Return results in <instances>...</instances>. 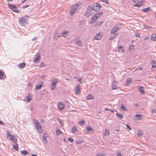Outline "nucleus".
<instances>
[{"label":"nucleus","instance_id":"f257e3e1","mask_svg":"<svg viewBox=\"0 0 156 156\" xmlns=\"http://www.w3.org/2000/svg\"><path fill=\"white\" fill-rule=\"evenodd\" d=\"M29 16H23L19 19V22L21 26H24L28 23Z\"/></svg>","mask_w":156,"mask_h":156},{"label":"nucleus","instance_id":"f03ea898","mask_svg":"<svg viewBox=\"0 0 156 156\" xmlns=\"http://www.w3.org/2000/svg\"><path fill=\"white\" fill-rule=\"evenodd\" d=\"M101 5L97 3H94L92 6V10L95 11H98L100 9Z\"/></svg>","mask_w":156,"mask_h":156},{"label":"nucleus","instance_id":"7ed1b4c3","mask_svg":"<svg viewBox=\"0 0 156 156\" xmlns=\"http://www.w3.org/2000/svg\"><path fill=\"white\" fill-rule=\"evenodd\" d=\"M79 6L77 4H76L72 7L71 10L70 11V15L72 16L76 12L77 9L79 8Z\"/></svg>","mask_w":156,"mask_h":156},{"label":"nucleus","instance_id":"20e7f679","mask_svg":"<svg viewBox=\"0 0 156 156\" xmlns=\"http://www.w3.org/2000/svg\"><path fill=\"white\" fill-rule=\"evenodd\" d=\"M8 6L10 9L12 10L15 12L19 13L20 12L19 10L18 9L17 7H16L15 5L10 4H9Z\"/></svg>","mask_w":156,"mask_h":156},{"label":"nucleus","instance_id":"39448f33","mask_svg":"<svg viewBox=\"0 0 156 156\" xmlns=\"http://www.w3.org/2000/svg\"><path fill=\"white\" fill-rule=\"evenodd\" d=\"M58 82V80L57 78H55L52 81L51 83V89L52 90H54L56 87V84Z\"/></svg>","mask_w":156,"mask_h":156},{"label":"nucleus","instance_id":"423d86ee","mask_svg":"<svg viewBox=\"0 0 156 156\" xmlns=\"http://www.w3.org/2000/svg\"><path fill=\"white\" fill-rule=\"evenodd\" d=\"M103 35V34L101 33H99L96 34L94 37V38L95 40H100L101 39Z\"/></svg>","mask_w":156,"mask_h":156},{"label":"nucleus","instance_id":"0eeeda50","mask_svg":"<svg viewBox=\"0 0 156 156\" xmlns=\"http://www.w3.org/2000/svg\"><path fill=\"white\" fill-rule=\"evenodd\" d=\"M151 64L152 65L151 69L153 71L156 70V62L154 60H152Z\"/></svg>","mask_w":156,"mask_h":156},{"label":"nucleus","instance_id":"6e6552de","mask_svg":"<svg viewBox=\"0 0 156 156\" xmlns=\"http://www.w3.org/2000/svg\"><path fill=\"white\" fill-rule=\"evenodd\" d=\"M119 29V27L117 26H115L114 27L111 32V33L112 34H115Z\"/></svg>","mask_w":156,"mask_h":156},{"label":"nucleus","instance_id":"1a4fd4ad","mask_svg":"<svg viewBox=\"0 0 156 156\" xmlns=\"http://www.w3.org/2000/svg\"><path fill=\"white\" fill-rule=\"evenodd\" d=\"M98 19V18L96 16H95L94 14L93 15L92 18L90 19V23L92 24L94 22L96 21Z\"/></svg>","mask_w":156,"mask_h":156},{"label":"nucleus","instance_id":"9d476101","mask_svg":"<svg viewBox=\"0 0 156 156\" xmlns=\"http://www.w3.org/2000/svg\"><path fill=\"white\" fill-rule=\"evenodd\" d=\"M75 94H78L81 91V89L80 88V86L79 85H78L76 87L75 89Z\"/></svg>","mask_w":156,"mask_h":156},{"label":"nucleus","instance_id":"9b49d317","mask_svg":"<svg viewBox=\"0 0 156 156\" xmlns=\"http://www.w3.org/2000/svg\"><path fill=\"white\" fill-rule=\"evenodd\" d=\"M64 105L61 102H58V108L59 110H62L64 108Z\"/></svg>","mask_w":156,"mask_h":156},{"label":"nucleus","instance_id":"f8f14e48","mask_svg":"<svg viewBox=\"0 0 156 156\" xmlns=\"http://www.w3.org/2000/svg\"><path fill=\"white\" fill-rule=\"evenodd\" d=\"M144 3V1L141 0L140 2H138L136 4L134 5V6L140 7L143 5Z\"/></svg>","mask_w":156,"mask_h":156},{"label":"nucleus","instance_id":"ddd939ff","mask_svg":"<svg viewBox=\"0 0 156 156\" xmlns=\"http://www.w3.org/2000/svg\"><path fill=\"white\" fill-rule=\"evenodd\" d=\"M9 139L15 143L17 142V138L14 136H11V137H10Z\"/></svg>","mask_w":156,"mask_h":156},{"label":"nucleus","instance_id":"4468645a","mask_svg":"<svg viewBox=\"0 0 156 156\" xmlns=\"http://www.w3.org/2000/svg\"><path fill=\"white\" fill-rule=\"evenodd\" d=\"M69 31L66 30L62 32V35L61 36H63L64 37H66L67 35V34L68 33ZM60 37L59 36V37Z\"/></svg>","mask_w":156,"mask_h":156},{"label":"nucleus","instance_id":"2eb2a0df","mask_svg":"<svg viewBox=\"0 0 156 156\" xmlns=\"http://www.w3.org/2000/svg\"><path fill=\"white\" fill-rule=\"evenodd\" d=\"M92 14V12L91 11H88V10H87L85 13V15L86 16V17H88L89 16H90Z\"/></svg>","mask_w":156,"mask_h":156},{"label":"nucleus","instance_id":"dca6fc26","mask_svg":"<svg viewBox=\"0 0 156 156\" xmlns=\"http://www.w3.org/2000/svg\"><path fill=\"white\" fill-rule=\"evenodd\" d=\"M132 80L131 78H129L127 79L126 81V84L127 86L129 85L132 82Z\"/></svg>","mask_w":156,"mask_h":156},{"label":"nucleus","instance_id":"f3484780","mask_svg":"<svg viewBox=\"0 0 156 156\" xmlns=\"http://www.w3.org/2000/svg\"><path fill=\"white\" fill-rule=\"evenodd\" d=\"M136 120H140L142 118V115H136L135 116Z\"/></svg>","mask_w":156,"mask_h":156},{"label":"nucleus","instance_id":"a211bd4d","mask_svg":"<svg viewBox=\"0 0 156 156\" xmlns=\"http://www.w3.org/2000/svg\"><path fill=\"white\" fill-rule=\"evenodd\" d=\"M36 128L39 133H42L43 131V130L42 129L41 125L38 126L36 127Z\"/></svg>","mask_w":156,"mask_h":156},{"label":"nucleus","instance_id":"6ab92c4d","mask_svg":"<svg viewBox=\"0 0 156 156\" xmlns=\"http://www.w3.org/2000/svg\"><path fill=\"white\" fill-rule=\"evenodd\" d=\"M40 58V55H37V56H36L34 59V62H37L39 61Z\"/></svg>","mask_w":156,"mask_h":156},{"label":"nucleus","instance_id":"aec40b11","mask_svg":"<svg viewBox=\"0 0 156 156\" xmlns=\"http://www.w3.org/2000/svg\"><path fill=\"white\" fill-rule=\"evenodd\" d=\"M117 84V83L115 81H114V83L112 84V89H117L118 88L116 87Z\"/></svg>","mask_w":156,"mask_h":156},{"label":"nucleus","instance_id":"412c9836","mask_svg":"<svg viewBox=\"0 0 156 156\" xmlns=\"http://www.w3.org/2000/svg\"><path fill=\"white\" fill-rule=\"evenodd\" d=\"M94 14L95 16H96L98 18L99 17H100L102 16V12H99L96 13Z\"/></svg>","mask_w":156,"mask_h":156},{"label":"nucleus","instance_id":"4be33fe9","mask_svg":"<svg viewBox=\"0 0 156 156\" xmlns=\"http://www.w3.org/2000/svg\"><path fill=\"white\" fill-rule=\"evenodd\" d=\"M151 40L153 41H156V35L155 34H152L151 37Z\"/></svg>","mask_w":156,"mask_h":156},{"label":"nucleus","instance_id":"5701e85b","mask_svg":"<svg viewBox=\"0 0 156 156\" xmlns=\"http://www.w3.org/2000/svg\"><path fill=\"white\" fill-rule=\"evenodd\" d=\"M87 131L90 132V133H92L93 132L94 130L92 129L91 126H89L87 128Z\"/></svg>","mask_w":156,"mask_h":156},{"label":"nucleus","instance_id":"b1692460","mask_svg":"<svg viewBox=\"0 0 156 156\" xmlns=\"http://www.w3.org/2000/svg\"><path fill=\"white\" fill-rule=\"evenodd\" d=\"M25 63L24 62H23V63L20 64L18 65V67L21 69H23L25 66Z\"/></svg>","mask_w":156,"mask_h":156},{"label":"nucleus","instance_id":"393cba45","mask_svg":"<svg viewBox=\"0 0 156 156\" xmlns=\"http://www.w3.org/2000/svg\"><path fill=\"white\" fill-rule=\"evenodd\" d=\"M13 147L16 151H18L19 149L18 144L16 143H15L14 145L13 146Z\"/></svg>","mask_w":156,"mask_h":156},{"label":"nucleus","instance_id":"a878e982","mask_svg":"<svg viewBox=\"0 0 156 156\" xmlns=\"http://www.w3.org/2000/svg\"><path fill=\"white\" fill-rule=\"evenodd\" d=\"M139 91L142 94H145V91L144 90V88L142 87H140L139 88Z\"/></svg>","mask_w":156,"mask_h":156},{"label":"nucleus","instance_id":"bb28decb","mask_svg":"<svg viewBox=\"0 0 156 156\" xmlns=\"http://www.w3.org/2000/svg\"><path fill=\"white\" fill-rule=\"evenodd\" d=\"M85 123V121L84 120H83L82 121H79L78 123V124L80 126H83L84 125Z\"/></svg>","mask_w":156,"mask_h":156},{"label":"nucleus","instance_id":"cd10ccee","mask_svg":"<svg viewBox=\"0 0 156 156\" xmlns=\"http://www.w3.org/2000/svg\"><path fill=\"white\" fill-rule=\"evenodd\" d=\"M34 122L35 124L36 127L38 126H40V125L38 121L35 119L34 120Z\"/></svg>","mask_w":156,"mask_h":156},{"label":"nucleus","instance_id":"c85d7f7f","mask_svg":"<svg viewBox=\"0 0 156 156\" xmlns=\"http://www.w3.org/2000/svg\"><path fill=\"white\" fill-rule=\"evenodd\" d=\"M77 130V129L76 126H74L72 129V131L73 133H75L76 132Z\"/></svg>","mask_w":156,"mask_h":156},{"label":"nucleus","instance_id":"c756f323","mask_svg":"<svg viewBox=\"0 0 156 156\" xmlns=\"http://www.w3.org/2000/svg\"><path fill=\"white\" fill-rule=\"evenodd\" d=\"M42 86V84L39 85H37L35 87L36 90H40Z\"/></svg>","mask_w":156,"mask_h":156},{"label":"nucleus","instance_id":"7c9ffc66","mask_svg":"<svg viewBox=\"0 0 156 156\" xmlns=\"http://www.w3.org/2000/svg\"><path fill=\"white\" fill-rule=\"evenodd\" d=\"M150 9V7H148L147 8H145L142 10V11L144 12H147L149 11V9Z\"/></svg>","mask_w":156,"mask_h":156},{"label":"nucleus","instance_id":"2f4dec72","mask_svg":"<svg viewBox=\"0 0 156 156\" xmlns=\"http://www.w3.org/2000/svg\"><path fill=\"white\" fill-rule=\"evenodd\" d=\"M4 79V75L2 72L1 71H0V79Z\"/></svg>","mask_w":156,"mask_h":156},{"label":"nucleus","instance_id":"473e14b6","mask_svg":"<svg viewBox=\"0 0 156 156\" xmlns=\"http://www.w3.org/2000/svg\"><path fill=\"white\" fill-rule=\"evenodd\" d=\"M20 153L24 155H26L28 153V152L26 151L23 150L20 151Z\"/></svg>","mask_w":156,"mask_h":156},{"label":"nucleus","instance_id":"72a5a7b5","mask_svg":"<svg viewBox=\"0 0 156 156\" xmlns=\"http://www.w3.org/2000/svg\"><path fill=\"white\" fill-rule=\"evenodd\" d=\"M43 140L45 144H47V138L45 136H44L43 138Z\"/></svg>","mask_w":156,"mask_h":156},{"label":"nucleus","instance_id":"f704fd0d","mask_svg":"<svg viewBox=\"0 0 156 156\" xmlns=\"http://www.w3.org/2000/svg\"><path fill=\"white\" fill-rule=\"evenodd\" d=\"M121 109L123 111H125L127 110V109L126 108V107L122 105L121 106Z\"/></svg>","mask_w":156,"mask_h":156},{"label":"nucleus","instance_id":"c9c22d12","mask_svg":"<svg viewBox=\"0 0 156 156\" xmlns=\"http://www.w3.org/2000/svg\"><path fill=\"white\" fill-rule=\"evenodd\" d=\"M93 96L92 95H88L87 96V99L90 100L93 99Z\"/></svg>","mask_w":156,"mask_h":156},{"label":"nucleus","instance_id":"e433bc0d","mask_svg":"<svg viewBox=\"0 0 156 156\" xmlns=\"http://www.w3.org/2000/svg\"><path fill=\"white\" fill-rule=\"evenodd\" d=\"M6 134L7 135V136L9 138L11 137V136H12V135H11V133L7 131L6 133Z\"/></svg>","mask_w":156,"mask_h":156},{"label":"nucleus","instance_id":"4c0bfd02","mask_svg":"<svg viewBox=\"0 0 156 156\" xmlns=\"http://www.w3.org/2000/svg\"><path fill=\"white\" fill-rule=\"evenodd\" d=\"M116 36L115 35H110L109 39L110 40H112L114 38H115L116 37Z\"/></svg>","mask_w":156,"mask_h":156},{"label":"nucleus","instance_id":"58836bf2","mask_svg":"<svg viewBox=\"0 0 156 156\" xmlns=\"http://www.w3.org/2000/svg\"><path fill=\"white\" fill-rule=\"evenodd\" d=\"M76 43L79 46H81L82 44L80 41V40H77V41L76 42Z\"/></svg>","mask_w":156,"mask_h":156},{"label":"nucleus","instance_id":"ea45409f","mask_svg":"<svg viewBox=\"0 0 156 156\" xmlns=\"http://www.w3.org/2000/svg\"><path fill=\"white\" fill-rule=\"evenodd\" d=\"M103 23V22H100V21H98L96 23V25L97 26H100Z\"/></svg>","mask_w":156,"mask_h":156},{"label":"nucleus","instance_id":"a19ab883","mask_svg":"<svg viewBox=\"0 0 156 156\" xmlns=\"http://www.w3.org/2000/svg\"><path fill=\"white\" fill-rule=\"evenodd\" d=\"M137 134L138 136L140 137L142 135V133L141 131H138Z\"/></svg>","mask_w":156,"mask_h":156},{"label":"nucleus","instance_id":"79ce46f5","mask_svg":"<svg viewBox=\"0 0 156 156\" xmlns=\"http://www.w3.org/2000/svg\"><path fill=\"white\" fill-rule=\"evenodd\" d=\"M61 132L60 129H58L56 130V134L57 135H58L61 133Z\"/></svg>","mask_w":156,"mask_h":156},{"label":"nucleus","instance_id":"37998d69","mask_svg":"<svg viewBox=\"0 0 156 156\" xmlns=\"http://www.w3.org/2000/svg\"><path fill=\"white\" fill-rule=\"evenodd\" d=\"M133 48H134V46L133 45H130L129 47V50L130 51H131L133 49Z\"/></svg>","mask_w":156,"mask_h":156},{"label":"nucleus","instance_id":"c03bdc74","mask_svg":"<svg viewBox=\"0 0 156 156\" xmlns=\"http://www.w3.org/2000/svg\"><path fill=\"white\" fill-rule=\"evenodd\" d=\"M116 115L120 118H122L123 117L122 115L120 113H117L116 114Z\"/></svg>","mask_w":156,"mask_h":156},{"label":"nucleus","instance_id":"a18cd8bd","mask_svg":"<svg viewBox=\"0 0 156 156\" xmlns=\"http://www.w3.org/2000/svg\"><path fill=\"white\" fill-rule=\"evenodd\" d=\"M26 98L27 99V101L28 102H30V101L31 100V98H30L29 96H27V97Z\"/></svg>","mask_w":156,"mask_h":156},{"label":"nucleus","instance_id":"49530a36","mask_svg":"<svg viewBox=\"0 0 156 156\" xmlns=\"http://www.w3.org/2000/svg\"><path fill=\"white\" fill-rule=\"evenodd\" d=\"M97 156H105V155L104 154L99 153L97 154Z\"/></svg>","mask_w":156,"mask_h":156},{"label":"nucleus","instance_id":"de8ad7c7","mask_svg":"<svg viewBox=\"0 0 156 156\" xmlns=\"http://www.w3.org/2000/svg\"><path fill=\"white\" fill-rule=\"evenodd\" d=\"M105 134L107 135H109V131L107 129H106L105 130Z\"/></svg>","mask_w":156,"mask_h":156},{"label":"nucleus","instance_id":"09e8293b","mask_svg":"<svg viewBox=\"0 0 156 156\" xmlns=\"http://www.w3.org/2000/svg\"><path fill=\"white\" fill-rule=\"evenodd\" d=\"M68 141H70L71 142H73V140L71 138L69 137L68 139Z\"/></svg>","mask_w":156,"mask_h":156},{"label":"nucleus","instance_id":"8fccbe9b","mask_svg":"<svg viewBox=\"0 0 156 156\" xmlns=\"http://www.w3.org/2000/svg\"><path fill=\"white\" fill-rule=\"evenodd\" d=\"M144 27L146 29H150L151 27L147 25H144Z\"/></svg>","mask_w":156,"mask_h":156},{"label":"nucleus","instance_id":"3c124183","mask_svg":"<svg viewBox=\"0 0 156 156\" xmlns=\"http://www.w3.org/2000/svg\"><path fill=\"white\" fill-rule=\"evenodd\" d=\"M91 9H92V7L91 8L90 6H89L87 8V10L89 11H91Z\"/></svg>","mask_w":156,"mask_h":156},{"label":"nucleus","instance_id":"603ef678","mask_svg":"<svg viewBox=\"0 0 156 156\" xmlns=\"http://www.w3.org/2000/svg\"><path fill=\"white\" fill-rule=\"evenodd\" d=\"M151 112L152 113H156V109H153L151 110Z\"/></svg>","mask_w":156,"mask_h":156},{"label":"nucleus","instance_id":"864d4df0","mask_svg":"<svg viewBox=\"0 0 156 156\" xmlns=\"http://www.w3.org/2000/svg\"><path fill=\"white\" fill-rule=\"evenodd\" d=\"M126 127L128 129H129L130 130H131L132 129L130 127V126L129 125H126Z\"/></svg>","mask_w":156,"mask_h":156},{"label":"nucleus","instance_id":"5fc2aeb1","mask_svg":"<svg viewBox=\"0 0 156 156\" xmlns=\"http://www.w3.org/2000/svg\"><path fill=\"white\" fill-rule=\"evenodd\" d=\"M44 66V63H41L40 65V68H41V67H43Z\"/></svg>","mask_w":156,"mask_h":156},{"label":"nucleus","instance_id":"6e6d98bb","mask_svg":"<svg viewBox=\"0 0 156 156\" xmlns=\"http://www.w3.org/2000/svg\"><path fill=\"white\" fill-rule=\"evenodd\" d=\"M103 1L107 4L108 3V0H103Z\"/></svg>","mask_w":156,"mask_h":156},{"label":"nucleus","instance_id":"4d7b16f0","mask_svg":"<svg viewBox=\"0 0 156 156\" xmlns=\"http://www.w3.org/2000/svg\"><path fill=\"white\" fill-rule=\"evenodd\" d=\"M78 80L79 81V82H80L81 83H83V81H81V79H78Z\"/></svg>","mask_w":156,"mask_h":156},{"label":"nucleus","instance_id":"13d9d810","mask_svg":"<svg viewBox=\"0 0 156 156\" xmlns=\"http://www.w3.org/2000/svg\"><path fill=\"white\" fill-rule=\"evenodd\" d=\"M133 105H134V106H136V107H138L139 106L138 104L137 103H134L133 104Z\"/></svg>","mask_w":156,"mask_h":156},{"label":"nucleus","instance_id":"bf43d9fd","mask_svg":"<svg viewBox=\"0 0 156 156\" xmlns=\"http://www.w3.org/2000/svg\"><path fill=\"white\" fill-rule=\"evenodd\" d=\"M135 36L136 37H140V36L139 34H136Z\"/></svg>","mask_w":156,"mask_h":156},{"label":"nucleus","instance_id":"052dcab7","mask_svg":"<svg viewBox=\"0 0 156 156\" xmlns=\"http://www.w3.org/2000/svg\"><path fill=\"white\" fill-rule=\"evenodd\" d=\"M29 6V5H25L24 6H23V9H25V8H26L28 7Z\"/></svg>","mask_w":156,"mask_h":156},{"label":"nucleus","instance_id":"680f3d73","mask_svg":"<svg viewBox=\"0 0 156 156\" xmlns=\"http://www.w3.org/2000/svg\"><path fill=\"white\" fill-rule=\"evenodd\" d=\"M122 155V154L120 153H119L117 155V156H121Z\"/></svg>","mask_w":156,"mask_h":156},{"label":"nucleus","instance_id":"e2e57ef3","mask_svg":"<svg viewBox=\"0 0 156 156\" xmlns=\"http://www.w3.org/2000/svg\"><path fill=\"white\" fill-rule=\"evenodd\" d=\"M37 39V38L36 37H34V38L32 39V40L33 41H35Z\"/></svg>","mask_w":156,"mask_h":156},{"label":"nucleus","instance_id":"0e129e2a","mask_svg":"<svg viewBox=\"0 0 156 156\" xmlns=\"http://www.w3.org/2000/svg\"><path fill=\"white\" fill-rule=\"evenodd\" d=\"M27 0H23V1H22V2H21V3H24V2H25Z\"/></svg>","mask_w":156,"mask_h":156},{"label":"nucleus","instance_id":"69168bd1","mask_svg":"<svg viewBox=\"0 0 156 156\" xmlns=\"http://www.w3.org/2000/svg\"><path fill=\"white\" fill-rule=\"evenodd\" d=\"M105 110L106 111H108V110H110V109H109V108H106L105 109Z\"/></svg>","mask_w":156,"mask_h":156},{"label":"nucleus","instance_id":"338daca9","mask_svg":"<svg viewBox=\"0 0 156 156\" xmlns=\"http://www.w3.org/2000/svg\"><path fill=\"white\" fill-rule=\"evenodd\" d=\"M138 69H139V70H142V68L140 67H139V69H137V70Z\"/></svg>","mask_w":156,"mask_h":156},{"label":"nucleus","instance_id":"774afa93","mask_svg":"<svg viewBox=\"0 0 156 156\" xmlns=\"http://www.w3.org/2000/svg\"><path fill=\"white\" fill-rule=\"evenodd\" d=\"M32 156H37L36 155L34 154H32Z\"/></svg>","mask_w":156,"mask_h":156}]
</instances>
